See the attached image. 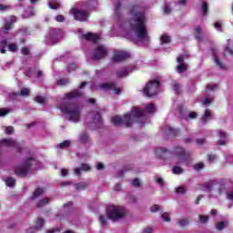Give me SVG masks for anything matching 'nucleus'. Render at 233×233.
Listing matches in <instances>:
<instances>
[{
    "instance_id": "1",
    "label": "nucleus",
    "mask_w": 233,
    "mask_h": 233,
    "mask_svg": "<svg viewBox=\"0 0 233 233\" xmlns=\"http://www.w3.org/2000/svg\"><path fill=\"white\" fill-rule=\"evenodd\" d=\"M147 6L143 4L133 5L129 7V12L133 15L129 19V26L141 41H150L147 31V16H145Z\"/></svg>"
},
{
    "instance_id": "2",
    "label": "nucleus",
    "mask_w": 233,
    "mask_h": 233,
    "mask_svg": "<svg viewBox=\"0 0 233 233\" xmlns=\"http://www.w3.org/2000/svg\"><path fill=\"white\" fill-rule=\"evenodd\" d=\"M155 153L159 159H167V157H177L178 163L188 167L192 163V156L187 153L184 147H175L172 151L165 147H157Z\"/></svg>"
},
{
    "instance_id": "3",
    "label": "nucleus",
    "mask_w": 233,
    "mask_h": 233,
    "mask_svg": "<svg viewBox=\"0 0 233 233\" xmlns=\"http://www.w3.org/2000/svg\"><path fill=\"white\" fill-rule=\"evenodd\" d=\"M132 116L133 117H137L138 119L145 117V110L135 106L132 108L131 114L124 115V118L117 116H113L111 118V123H113L115 127H119V125H123L125 123L126 128H130V127H132Z\"/></svg>"
},
{
    "instance_id": "4",
    "label": "nucleus",
    "mask_w": 233,
    "mask_h": 233,
    "mask_svg": "<svg viewBox=\"0 0 233 233\" xmlns=\"http://www.w3.org/2000/svg\"><path fill=\"white\" fill-rule=\"evenodd\" d=\"M60 110L62 114H66L68 121L79 123V119H81V111L77 106L74 104L64 105L60 106Z\"/></svg>"
},
{
    "instance_id": "5",
    "label": "nucleus",
    "mask_w": 233,
    "mask_h": 233,
    "mask_svg": "<svg viewBox=\"0 0 233 233\" xmlns=\"http://www.w3.org/2000/svg\"><path fill=\"white\" fill-rule=\"evenodd\" d=\"M30 161H34V157L25 158L22 166L15 167L14 172L15 176H17L18 177H26V176H28V173L32 169V167H34V165H32Z\"/></svg>"
},
{
    "instance_id": "6",
    "label": "nucleus",
    "mask_w": 233,
    "mask_h": 233,
    "mask_svg": "<svg viewBox=\"0 0 233 233\" xmlns=\"http://www.w3.org/2000/svg\"><path fill=\"white\" fill-rule=\"evenodd\" d=\"M106 216L111 221H117L127 216L125 209L120 207L109 206L107 208Z\"/></svg>"
},
{
    "instance_id": "7",
    "label": "nucleus",
    "mask_w": 233,
    "mask_h": 233,
    "mask_svg": "<svg viewBox=\"0 0 233 233\" xmlns=\"http://www.w3.org/2000/svg\"><path fill=\"white\" fill-rule=\"evenodd\" d=\"M160 85L161 83L159 80L156 79L148 82L143 89L144 96H146V97H154V96H157Z\"/></svg>"
},
{
    "instance_id": "8",
    "label": "nucleus",
    "mask_w": 233,
    "mask_h": 233,
    "mask_svg": "<svg viewBox=\"0 0 233 233\" xmlns=\"http://www.w3.org/2000/svg\"><path fill=\"white\" fill-rule=\"evenodd\" d=\"M70 14L74 15L76 21H80V23H86L88 21V17H90L88 12L77 8H72Z\"/></svg>"
},
{
    "instance_id": "9",
    "label": "nucleus",
    "mask_w": 233,
    "mask_h": 233,
    "mask_svg": "<svg viewBox=\"0 0 233 233\" xmlns=\"http://www.w3.org/2000/svg\"><path fill=\"white\" fill-rule=\"evenodd\" d=\"M107 53L108 51L106 50V47L104 46H97L94 50L92 59L93 61H99V59L106 57Z\"/></svg>"
},
{
    "instance_id": "10",
    "label": "nucleus",
    "mask_w": 233,
    "mask_h": 233,
    "mask_svg": "<svg viewBox=\"0 0 233 233\" xmlns=\"http://www.w3.org/2000/svg\"><path fill=\"white\" fill-rule=\"evenodd\" d=\"M1 145H5V147H10L12 148H15L16 152L21 154L22 148L18 142L15 141L14 138H4L0 140Z\"/></svg>"
},
{
    "instance_id": "11",
    "label": "nucleus",
    "mask_w": 233,
    "mask_h": 233,
    "mask_svg": "<svg viewBox=\"0 0 233 233\" xmlns=\"http://www.w3.org/2000/svg\"><path fill=\"white\" fill-rule=\"evenodd\" d=\"M116 83L115 82H109V83H104L100 85V88L102 90H114L115 94L116 96H120L121 94V88H116Z\"/></svg>"
},
{
    "instance_id": "12",
    "label": "nucleus",
    "mask_w": 233,
    "mask_h": 233,
    "mask_svg": "<svg viewBox=\"0 0 233 233\" xmlns=\"http://www.w3.org/2000/svg\"><path fill=\"white\" fill-rule=\"evenodd\" d=\"M130 57V54L120 51L117 53H115L114 56L112 57L113 63H121V61H125V59H128Z\"/></svg>"
},
{
    "instance_id": "13",
    "label": "nucleus",
    "mask_w": 233,
    "mask_h": 233,
    "mask_svg": "<svg viewBox=\"0 0 233 233\" xmlns=\"http://www.w3.org/2000/svg\"><path fill=\"white\" fill-rule=\"evenodd\" d=\"M43 225H45V219L39 218L35 222V227L26 229L25 233H35L43 228Z\"/></svg>"
},
{
    "instance_id": "14",
    "label": "nucleus",
    "mask_w": 233,
    "mask_h": 233,
    "mask_svg": "<svg viewBox=\"0 0 233 233\" xmlns=\"http://www.w3.org/2000/svg\"><path fill=\"white\" fill-rule=\"evenodd\" d=\"M211 54L214 57V61H215L217 66H218L220 68V70H225L227 67L225 66V64L223 62H221L219 57H218V50L212 48L211 49Z\"/></svg>"
},
{
    "instance_id": "15",
    "label": "nucleus",
    "mask_w": 233,
    "mask_h": 233,
    "mask_svg": "<svg viewBox=\"0 0 233 233\" xmlns=\"http://www.w3.org/2000/svg\"><path fill=\"white\" fill-rule=\"evenodd\" d=\"M77 97H83V93L79 89L71 91L70 93L65 95V98L69 100L77 99Z\"/></svg>"
},
{
    "instance_id": "16",
    "label": "nucleus",
    "mask_w": 233,
    "mask_h": 233,
    "mask_svg": "<svg viewBox=\"0 0 233 233\" xmlns=\"http://www.w3.org/2000/svg\"><path fill=\"white\" fill-rule=\"evenodd\" d=\"M164 132L166 136H173V137L179 136V129H175L174 127L169 126L166 127V128L164 129Z\"/></svg>"
},
{
    "instance_id": "17",
    "label": "nucleus",
    "mask_w": 233,
    "mask_h": 233,
    "mask_svg": "<svg viewBox=\"0 0 233 233\" xmlns=\"http://www.w3.org/2000/svg\"><path fill=\"white\" fill-rule=\"evenodd\" d=\"M84 39L86 41H91L92 43H97L99 41V35L94 34V33H87L83 35Z\"/></svg>"
},
{
    "instance_id": "18",
    "label": "nucleus",
    "mask_w": 233,
    "mask_h": 233,
    "mask_svg": "<svg viewBox=\"0 0 233 233\" xmlns=\"http://www.w3.org/2000/svg\"><path fill=\"white\" fill-rule=\"evenodd\" d=\"M218 136H219L220 139L218 141V145L225 147V145H227V137H228V134H227L224 131H220L218 133Z\"/></svg>"
},
{
    "instance_id": "19",
    "label": "nucleus",
    "mask_w": 233,
    "mask_h": 233,
    "mask_svg": "<svg viewBox=\"0 0 233 233\" xmlns=\"http://www.w3.org/2000/svg\"><path fill=\"white\" fill-rule=\"evenodd\" d=\"M127 76H128V67H127V66L120 67L116 71V77H118V78L127 77Z\"/></svg>"
},
{
    "instance_id": "20",
    "label": "nucleus",
    "mask_w": 233,
    "mask_h": 233,
    "mask_svg": "<svg viewBox=\"0 0 233 233\" xmlns=\"http://www.w3.org/2000/svg\"><path fill=\"white\" fill-rule=\"evenodd\" d=\"M201 32H202L201 26L198 25L197 27L194 28V37L198 41L203 40V34Z\"/></svg>"
},
{
    "instance_id": "21",
    "label": "nucleus",
    "mask_w": 233,
    "mask_h": 233,
    "mask_svg": "<svg viewBox=\"0 0 233 233\" xmlns=\"http://www.w3.org/2000/svg\"><path fill=\"white\" fill-rule=\"evenodd\" d=\"M172 88L177 96H179V94H183V86L181 84L175 82Z\"/></svg>"
},
{
    "instance_id": "22",
    "label": "nucleus",
    "mask_w": 233,
    "mask_h": 233,
    "mask_svg": "<svg viewBox=\"0 0 233 233\" xmlns=\"http://www.w3.org/2000/svg\"><path fill=\"white\" fill-rule=\"evenodd\" d=\"M94 123H97L98 127L103 125V118L101 117L100 112L95 114Z\"/></svg>"
},
{
    "instance_id": "23",
    "label": "nucleus",
    "mask_w": 233,
    "mask_h": 233,
    "mask_svg": "<svg viewBox=\"0 0 233 233\" xmlns=\"http://www.w3.org/2000/svg\"><path fill=\"white\" fill-rule=\"evenodd\" d=\"M42 194H45V189L39 187L36 190H35L32 199H37V198H39V196H42Z\"/></svg>"
},
{
    "instance_id": "24",
    "label": "nucleus",
    "mask_w": 233,
    "mask_h": 233,
    "mask_svg": "<svg viewBox=\"0 0 233 233\" xmlns=\"http://www.w3.org/2000/svg\"><path fill=\"white\" fill-rule=\"evenodd\" d=\"M88 187V183L86 182H79L75 185L76 190H85Z\"/></svg>"
},
{
    "instance_id": "25",
    "label": "nucleus",
    "mask_w": 233,
    "mask_h": 233,
    "mask_svg": "<svg viewBox=\"0 0 233 233\" xmlns=\"http://www.w3.org/2000/svg\"><path fill=\"white\" fill-rule=\"evenodd\" d=\"M123 8V5H121V2H117L115 5V14L119 17L121 15V10Z\"/></svg>"
},
{
    "instance_id": "26",
    "label": "nucleus",
    "mask_w": 233,
    "mask_h": 233,
    "mask_svg": "<svg viewBox=\"0 0 233 233\" xmlns=\"http://www.w3.org/2000/svg\"><path fill=\"white\" fill-rule=\"evenodd\" d=\"M177 70L178 74H183V72H187V70H188V66H187V64L182 63L179 66H177Z\"/></svg>"
},
{
    "instance_id": "27",
    "label": "nucleus",
    "mask_w": 233,
    "mask_h": 233,
    "mask_svg": "<svg viewBox=\"0 0 233 233\" xmlns=\"http://www.w3.org/2000/svg\"><path fill=\"white\" fill-rule=\"evenodd\" d=\"M160 41L162 45H168V43H170L172 40L169 35H162L160 37Z\"/></svg>"
},
{
    "instance_id": "28",
    "label": "nucleus",
    "mask_w": 233,
    "mask_h": 233,
    "mask_svg": "<svg viewBox=\"0 0 233 233\" xmlns=\"http://www.w3.org/2000/svg\"><path fill=\"white\" fill-rule=\"evenodd\" d=\"M48 203H50V198H43L42 200L38 201L37 208H42V207H44L45 205H48Z\"/></svg>"
},
{
    "instance_id": "29",
    "label": "nucleus",
    "mask_w": 233,
    "mask_h": 233,
    "mask_svg": "<svg viewBox=\"0 0 233 233\" xmlns=\"http://www.w3.org/2000/svg\"><path fill=\"white\" fill-rule=\"evenodd\" d=\"M5 184L7 187H15V178L8 177L5 180Z\"/></svg>"
},
{
    "instance_id": "30",
    "label": "nucleus",
    "mask_w": 233,
    "mask_h": 233,
    "mask_svg": "<svg viewBox=\"0 0 233 233\" xmlns=\"http://www.w3.org/2000/svg\"><path fill=\"white\" fill-rule=\"evenodd\" d=\"M184 170L183 167L175 166L172 167V173L176 175L183 174Z\"/></svg>"
},
{
    "instance_id": "31",
    "label": "nucleus",
    "mask_w": 233,
    "mask_h": 233,
    "mask_svg": "<svg viewBox=\"0 0 233 233\" xmlns=\"http://www.w3.org/2000/svg\"><path fill=\"white\" fill-rule=\"evenodd\" d=\"M7 46H8L9 52H17L19 48V46L15 43H11Z\"/></svg>"
},
{
    "instance_id": "32",
    "label": "nucleus",
    "mask_w": 233,
    "mask_h": 233,
    "mask_svg": "<svg viewBox=\"0 0 233 233\" xmlns=\"http://www.w3.org/2000/svg\"><path fill=\"white\" fill-rule=\"evenodd\" d=\"M68 147H70V140H65L57 146L58 148H68Z\"/></svg>"
},
{
    "instance_id": "33",
    "label": "nucleus",
    "mask_w": 233,
    "mask_h": 233,
    "mask_svg": "<svg viewBox=\"0 0 233 233\" xmlns=\"http://www.w3.org/2000/svg\"><path fill=\"white\" fill-rule=\"evenodd\" d=\"M201 9L203 11V15H207V14H208V4L207 2H203Z\"/></svg>"
},
{
    "instance_id": "34",
    "label": "nucleus",
    "mask_w": 233,
    "mask_h": 233,
    "mask_svg": "<svg viewBox=\"0 0 233 233\" xmlns=\"http://www.w3.org/2000/svg\"><path fill=\"white\" fill-rule=\"evenodd\" d=\"M212 187H214V182H208L203 185V188H205L208 192H212Z\"/></svg>"
},
{
    "instance_id": "35",
    "label": "nucleus",
    "mask_w": 233,
    "mask_h": 233,
    "mask_svg": "<svg viewBox=\"0 0 233 233\" xmlns=\"http://www.w3.org/2000/svg\"><path fill=\"white\" fill-rule=\"evenodd\" d=\"M146 108H147L148 114H154V112H156V107L154 106V104L147 105Z\"/></svg>"
},
{
    "instance_id": "36",
    "label": "nucleus",
    "mask_w": 233,
    "mask_h": 233,
    "mask_svg": "<svg viewBox=\"0 0 233 233\" xmlns=\"http://www.w3.org/2000/svg\"><path fill=\"white\" fill-rule=\"evenodd\" d=\"M35 101L36 103H39L40 105H43V104L46 103V98H45L44 96H37L35 97Z\"/></svg>"
},
{
    "instance_id": "37",
    "label": "nucleus",
    "mask_w": 233,
    "mask_h": 233,
    "mask_svg": "<svg viewBox=\"0 0 233 233\" xmlns=\"http://www.w3.org/2000/svg\"><path fill=\"white\" fill-rule=\"evenodd\" d=\"M79 139L82 143H87L88 142V135L86 133H83L80 135Z\"/></svg>"
},
{
    "instance_id": "38",
    "label": "nucleus",
    "mask_w": 233,
    "mask_h": 233,
    "mask_svg": "<svg viewBox=\"0 0 233 233\" xmlns=\"http://www.w3.org/2000/svg\"><path fill=\"white\" fill-rule=\"evenodd\" d=\"M203 168H205V165L201 162L194 166V170H196L197 172H199V170H203Z\"/></svg>"
},
{
    "instance_id": "39",
    "label": "nucleus",
    "mask_w": 233,
    "mask_h": 233,
    "mask_svg": "<svg viewBox=\"0 0 233 233\" xmlns=\"http://www.w3.org/2000/svg\"><path fill=\"white\" fill-rule=\"evenodd\" d=\"M128 170H132V167H129V168L124 167V169L118 171L117 177H125V172Z\"/></svg>"
},
{
    "instance_id": "40",
    "label": "nucleus",
    "mask_w": 233,
    "mask_h": 233,
    "mask_svg": "<svg viewBox=\"0 0 233 233\" xmlns=\"http://www.w3.org/2000/svg\"><path fill=\"white\" fill-rule=\"evenodd\" d=\"M80 168L81 170L88 172V170H90V166L86 163H82Z\"/></svg>"
},
{
    "instance_id": "41",
    "label": "nucleus",
    "mask_w": 233,
    "mask_h": 233,
    "mask_svg": "<svg viewBox=\"0 0 233 233\" xmlns=\"http://www.w3.org/2000/svg\"><path fill=\"white\" fill-rule=\"evenodd\" d=\"M76 68H77V66L75 63H72V64L68 65L67 72H74V70H76Z\"/></svg>"
},
{
    "instance_id": "42",
    "label": "nucleus",
    "mask_w": 233,
    "mask_h": 233,
    "mask_svg": "<svg viewBox=\"0 0 233 233\" xmlns=\"http://www.w3.org/2000/svg\"><path fill=\"white\" fill-rule=\"evenodd\" d=\"M177 194H185L187 192V188L185 187H178L176 189Z\"/></svg>"
},
{
    "instance_id": "43",
    "label": "nucleus",
    "mask_w": 233,
    "mask_h": 233,
    "mask_svg": "<svg viewBox=\"0 0 233 233\" xmlns=\"http://www.w3.org/2000/svg\"><path fill=\"white\" fill-rule=\"evenodd\" d=\"M29 94H30V89L23 88L21 89L19 96H29Z\"/></svg>"
},
{
    "instance_id": "44",
    "label": "nucleus",
    "mask_w": 233,
    "mask_h": 233,
    "mask_svg": "<svg viewBox=\"0 0 233 233\" xmlns=\"http://www.w3.org/2000/svg\"><path fill=\"white\" fill-rule=\"evenodd\" d=\"M5 134H7V136H12V134H14V127L12 126H9L5 128Z\"/></svg>"
},
{
    "instance_id": "45",
    "label": "nucleus",
    "mask_w": 233,
    "mask_h": 233,
    "mask_svg": "<svg viewBox=\"0 0 233 233\" xmlns=\"http://www.w3.org/2000/svg\"><path fill=\"white\" fill-rule=\"evenodd\" d=\"M10 110L6 108H0V117H4V116H6Z\"/></svg>"
},
{
    "instance_id": "46",
    "label": "nucleus",
    "mask_w": 233,
    "mask_h": 233,
    "mask_svg": "<svg viewBox=\"0 0 233 233\" xmlns=\"http://www.w3.org/2000/svg\"><path fill=\"white\" fill-rule=\"evenodd\" d=\"M178 225L180 227H186L187 225H188V219L184 218L178 221Z\"/></svg>"
},
{
    "instance_id": "47",
    "label": "nucleus",
    "mask_w": 233,
    "mask_h": 233,
    "mask_svg": "<svg viewBox=\"0 0 233 233\" xmlns=\"http://www.w3.org/2000/svg\"><path fill=\"white\" fill-rule=\"evenodd\" d=\"M199 221L200 223H207V221H208V216H203V215H199Z\"/></svg>"
},
{
    "instance_id": "48",
    "label": "nucleus",
    "mask_w": 233,
    "mask_h": 233,
    "mask_svg": "<svg viewBox=\"0 0 233 233\" xmlns=\"http://www.w3.org/2000/svg\"><path fill=\"white\" fill-rule=\"evenodd\" d=\"M8 46V41L4 39L0 42V48H6Z\"/></svg>"
},
{
    "instance_id": "49",
    "label": "nucleus",
    "mask_w": 233,
    "mask_h": 233,
    "mask_svg": "<svg viewBox=\"0 0 233 233\" xmlns=\"http://www.w3.org/2000/svg\"><path fill=\"white\" fill-rule=\"evenodd\" d=\"M57 85L59 86H65V85H68V80L65 79V78H61L57 81Z\"/></svg>"
},
{
    "instance_id": "50",
    "label": "nucleus",
    "mask_w": 233,
    "mask_h": 233,
    "mask_svg": "<svg viewBox=\"0 0 233 233\" xmlns=\"http://www.w3.org/2000/svg\"><path fill=\"white\" fill-rule=\"evenodd\" d=\"M161 218L164 221H170V216L167 213H162Z\"/></svg>"
},
{
    "instance_id": "51",
    "label": "nucleus",
    "mask_w": 233,
    "mask_h": 233,
    "mask_svg": "<svg viewBox=\"0 0 233 233\" xmlns=\"http://www.w3.org/2000/svg\"><path fill=\"white\" fill-rule=\"evenodd\" d=\"M23 56H29L30 55V49L28 47H23L21 50Z\"/></svg>"
},
{
    "instance_id": "52",
    "label": "nucleus",
    "mask_w": 233,
    "mask_h": 233,
    "mask_svg": "<svg viewBox=\"0 0 233 233\" xmlns=\"http://www.w3.org/2000/svg\"><path fill=\"white\" fill-rule=\"evenodd\" d=\"M225 228V222H218L217 224V230H223Z\"/></svg>"
},
{
    "instance_id": "53",
    "label": "nucleus",
    "mask_w": 233,
    "mask_h": 233,
    "mask_svg": "<svg viewBox=\"0 0 233 233\" xmlns=\"http://www.w3.org/2000/svg\"><path fill=\"white\" fill-rule=\"evenodd\" d=\"M133 186L136 187L137 188H139V187H141V183L139 182V178H135L133 180Z\"/></svg>"
},
{
    "instance_id": "54",
    "label": "nucleus",
    "mask_w": 233,
    "mask_h": 233,
    "mask_svg": "<svg viewBox=\"0 0 233 233\" xmlns=\"http://www.w3.org/2000/svg\"><path fill=\"white\" fill-rule=\"evenodd\" d=\"M128 203H136L137 201V198L135 196H129L127 198Z\"/></svg>"
},
{
    "instance_id": "55",
    "label": "nucleus",
    "mask_w": 233,
    "mask_h": 233,
    "mask_svg": "<svg viewBox=\"0 0 233 233\" xmlns=\"http://www.w3.org/2000/svg\"><path fill=\"white\" fill-rule=\"evenodd\" d=\"M157 210H159V205L157 204H155L150 208L151 212H157Z\"/></svg>"
},
{
    "instance_id": "56",
    "label": "nucleus",
    "mask_w": 233,
    "mask_h": 233,
    "mask_svg": "<svg viewBox=\"0 0 233 233\" xmlns=\"http://www.w3.org/2000/svg\"><path fill=\"white\" fill-rule=\"evenodd\" d=\"M196 117H198V113L192 111L188 114V118L189 119H196Z\"/></svg>"
},
{
    "instance_id": "57",
    "label": "nucleus",
    "mask_w": 233,
    "mask_h": 233,
    "mask_svg": "<svg viewBox=\"0 0 233 233\" xmlns=\"http://www.w3.org/2000/svg\"><path fill=\"white\" fill-rule=\"evenodd\" d=\"M100 223L101 225H106V217L105 215L100 216Z\"/></svg>"
},
{
    "instance_id": "58",
    "label": "nucleus",
    "mask_w": 233,
    "mask_h": 233,
    "mask_svg": "<svg viewBox=\"0 0 233 233\" xmlns=\"http://www.w3.org/2000/svg\"><path fill=\"white\" fill-rule=\"evenodd\" d=\"M224 52L227 54H229V56H233V49L230 48V46H227L225 49H224Z\"/></svg>"
},
{
    "instance_id": "59",
    "label": "nucleus",
    "mask_w": 233,
    "mask_h": 233,
    "mask_svg": "<svg viewBox=\"0 0 233 233\" xmlns=\"http://www.w3.org/2000/svg\"><path fill=\"white\" fill-rule=\"evenodd\" d=\"M56 21H57L58 23H63V21H65V16H64L63 15H58L56 16Z\"/></svg>"
},
{
    "instance_id": "60",
    "label": "nucleus",
    "mask_w": 233,
    "mask_h": 233,
    "mask_svg": "<svg viewBox=\"0 0 233 233\" xmlns=\"http://www.w3.org/2000/svg\"><path fill=\"white\" fill-rule=\"evenodd\" d=\"M210 103H212V100L208 97H206L203 101H202V105H210Z\"/></svg>"
},
{
    "instance_id": "61",
    "label": "nucleus",
    "mask_w": 233,
    "mask_h": 233,
    "mask_svg": "<svg viewBox=\"0 0 233 233\" xmlns=\"http://www.w3.org/2000/svg\"><path fill=\"white\" fill-rule=\"evenodd\" d=\"M208 119H210L208 116H205V115L201 117V121L203 123V125H207V123L208 122Z\"/></svg>"
},
{
    "instance_id": "62",
    "label": "nucleus",
    "mask_w": 233,
    "mask_h": 233,
    "mask_svg": "<svg viewBox=\"0 0 233 233\" xmlns=\"http://www.w3.org/2000/svg\"><path fill=\"white\" fill-rule=\"evenodd\" d=\"M177 61L178 63H183V61H185V56L181 55V56H177Z\"/></svg>"
},
{
    "instance_id": "63",
    "label": "nucleus",
    "mask_w": 233,
    "mask_h": 233,
    "mask_svg": "<svg viewBox=\"0 0 233 233\" xmlns=\"http://www.w3.org/2000/svg\"><path fill=\"white\" fill-rule=\"evenodd\" d=\"M204 116H205L206 117H209V119H210V117H211V116H212V113L210 112V110L206 109Z\"/></svg>"
},
{
    "instance_id": "64",
    "label": "nucleus",
    "mask_w": 233,
    "mask_h": 233,
    "mask_svg": "<svg viewBox=\"0 0 233 233\" xmlns=\"http://www.w3.org/2000/svg\"><path fill=\"white\" fill-rule=\"evenodd\" d=\"M197 143L198 145H203L205 143V138H198Z\"/></svg>"
}]
</instances>
